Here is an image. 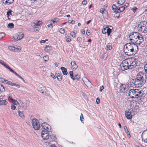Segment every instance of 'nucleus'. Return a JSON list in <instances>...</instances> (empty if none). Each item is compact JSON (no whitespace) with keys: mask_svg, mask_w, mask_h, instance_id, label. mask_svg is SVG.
<instances>
[{"mask_svg":"<svg viewBox=\"0 0 147 147\" xmlns=\"http://www.w3.org/2000/svg\"><path fill=\"white\" fill-rule=\"evenodd\" d=\"M138 50V46L135 43L132 42L126 44L123 47V51L125 54L128 56L133 55Z\"/></svg>","mask_w":147,"mask_h":147,"instance_id":"obj_1","label":"nucleus"},{"mask_svg":"<svg viewBox=\"0 0 147 147\" xmlns=\"http://www.w3.org/2000/svg\"><path fill=\"white\" fill-rule=\"evenodd\" d=\"M146 76L144 74L139 73L137 76L136 78L132 80L131 82L134 84L135 87H139L146 82V80L145 79Z\"/></svg>","mask_w":147,"mask_h":147,"instance_id":"obj_2","label":"nucleus"},{"mask_svg":"<svg viewBox=\"0 0 147 147\" xmlns=\"http://www.w3.org/2000/svg\"><path fill=\"white\" fill-rule=\"evenodd\" d=\"M144 94L142 90L138 89H132L129 91L128 95L131 98H138L141 97Z\"/></svg>","mask_w":147,"mask_h":147,"instance_id":"obj_3","label":"nucleus"},{"mask_svg":"<svg viewBox=\"0 0 147 147\" xmlns=\"http://www.w3.org/2000/svg\"><path fill=\"white\" fill-rule=\"evenodd\" d=\"M138 28L139 32L146 33L147 32V22L145 21L141 22L138 24Z\"/></svg>","mask_w":147,"mask_h":147,"instance_id":"obj_4","label":"nucleus"},{"mask_svg":"<svg viewBox=\"0 0 147 147\" xmlns=\"http://www.w3.org/2000/svg\"><path fill=\"white\" fill-rule=\"evenodd\" d=\"M129 58L124 60L120 64L121 69L124 71L129 68Z\"/></svg>","mask_w":147,"mask_h":147,"instance_id":"obj_5","label":"nucleus"},{"mask_svg":"<svg viewBox=\"0 0 147 147\" xmlns=\"http://www.w3.org/2000/svg\"><path fill=\"white\" fill-rule=\"evenodd\" d=\"M139 35V33L137 32H133L131 33L129 37V39L130 40H132L131 42L135 43L138 42V40H136V38Z\"/></svg>","mask_w":147,"mask_h":147,"instance_id":"obj_6","label":"nucleus"},{"mask_svg":"<svg viewBox=\"0 0 147 147\" xmlns=\"http://www.w3.org/2000/svg\"><path fill=\"white\" fill-rule=\"evenodd\" d=\"M137 61L134 58H129V68L132 69L135 68L137 65Z\"/></svg>","mask_w":147,"mask_h":147,"instance_id":"obj_7","label":"nucleus"},{"mask_svg":"<svg viewBox=\"0 0 147 147\" xmlns=\"http://www.w3.org/2000/svg\"><path fill=\"white\" fill-rule=\"evenodd\" d=\"M112 8L113 11L116 13L121 12L125 9V7L124 6L119 7L115 4L113 5Z\"/></svg>","mask_w":147,"mask_h":147,"instance_id":"obj_8","label":"nucleus"},{"mask_svg":"<svg viewBox=\"0 0 147 147\" xmlns=\"http://www.w3.org/2000/svg\"><path fill=\"white\" fill-rule=\"evenodd\" d=\"M3 65L6 68L8 69L11 72H12L13 74H14L16 76L18 77L19 78L22 80L24 82H25V80L24 79L22 78L17 73L15 72L11 68L9 67L8 65L6 64L5 63H4L2 65Z\"/></svg>","mask_w":147,"mask_h":147,"instance_id":"obj_9","label":"nucleus"},{"mask_svg":"<svg viewBox=\"0 0 147 147\" xmlns=\"http://www.w3.org/2000/svg\"><path fill=\"white\" fill-rule=\"evenodd\" d=\"M3 65L6 68L8 69L11 72H12L13 74H14L16 76L18 77L19 78L22 80L24 82H25V80L24 79L22 78L17 73L15 72L11 68L9 67L8 65L6 64L5 63H4L2 65Z\"/></svg>","mask_w":147,"mask_h":147,"instance_id":"obj_10","label":"nucleus"},{"mask_svg":"<svg viewBox=\"0 0 147 147\" xmlns=\"http://www.w3.org/2000/svg\"><path fill=\"white\" fill-rule=\"evenodd\" d=\"M38 90L42 94L46 95L48 93V91L45 87L41 85H39L38 88Z\"/></svg>","mask_w":147,"mask_h":147,"instance_id":"obj_11","label":"nucleus"},{"mask_svg":"<svg viewBox=\"0 0 147 147\" xmlns=\"http://www.w3.org/2000/svg\"><path fill=\"white\" fill-rule=\"evenodd\" d=\"M32 127L35 130H38L40 127V125L38 120H32Z\"/></svg>","mask_w":147,"mask_h":147,"instance_id":"obj_12","label":"nucleus"},{"mask_svg":"<svg viewBox=\"0 0 147 147\" xmlns=\"http://www.w3.org/2000/svg\"><path fill=\"white\" fill-rule=\"evenodd\" d=\"M41 126L42 128L45 130L44 131H48V132H51V126L47 123L45 122L42 123Z\"/></svg>","mask_w":147,"mask_h":147,"instance_id":"obj_13","label":"nucleus"},{"mask_svg":"<svg viewBox=\"0 0 147 147\" xmlns=\"http://www.w3.org/2000/svg\"><path fill=\"white\" fill-rule=\"evenodd\" d=\"M137 102L135 100H133L130 103V107L132 111L135 110L138 108V107L137 106Z\"/></svg>","mask_w":147,"mask_h":147,"instance_id":"obj_14","label":"nucleus"},{"mask_svg":"<svg viewBox=\"0 0 147 147\" xmlns=\"http://www.w3.org/2000/svg\"><path fill=\"white\" fill-rule=\"evenodd\" d=\"M48 131L42 130V131L41 135L43 139L44 140H47L50 136V135L48 133Z\"/></svg>","mask_w":147,"mask_h":147,"instance_id":"obj_15","label":"nucleus"},{"mask_svg":"<svg viewBox=\"0 0 147 147\" xmlns=\"http://www.w3.org/2000/svg\"><path fill=\"white\" fill-rule=\"evenodd\" d=\"M111 32V29L109 28V27L107 26L103 28L102 30V32L103 34H105L106 33L107 34V35L109 36Z\"/></svg>","mask_w":147,"mask_h":147,"instance_id":"obj_16","label":"nucleus"},{"mask_svg":"<svg viewBox=\"0 0 147 147\" xmlns=\"http://www.w3.org/2000/svg\"><path fill=\"white\" fill-rule=\"evenodd\" d=\"M136 40H138V42L136 43V44L140 45L144 41L143 38L142 36L139 33L138 36L136 38Z\"/></svg>","mask_w":147,"mask_h":147,"instance_id":"obj_17","label":"nucleus"},{"mask_svg":"<svg viewBox=\"0 0 147 147\" xmlns=\"http://www.w3.org/2000/svg\"><path fill=\"white\" fill-rule=\"evenodd\" d=\"M24 34L23 33H20L18 35H15L13 36L14 39H15L16 40H20L24 37Z\"/></svg>","mask_w":147,"mask_h":147,"instance_id":"obj_18","label":"nucleus"},{"mask_svg":"<svg viewBox=\"0 0 147 147\" xmlns=\"http://www.w3.org/2000/svg\"><path fill=\"white\" fill-rule=\"evenodd\" d=\"M19 104L20 107H23L25 110H26L27 107L28 106V105L26 104H24L21 101H19Z\"/></svg>","mask_w":147,"mask_h":147,"instance_id":"obj_19","label":"nucleus"},{"mask_svg":"<svg viewBox=\"0 0 147 147\" xmlns=\"http://www.w3.org/2000/svg\"><path fill=\"white\" fill-rule=\"evenodd\" d=\"M14 0H2L3 3L5 5H9L12 4Z\"/></svg>","mask_w":147,"mask_h":147,"instance_id":"obj_20","label":"nucleus"},{"mask_svg":"<svg viewBox=\"0 0 147 147\" xmlns=\"http://www.w3.org/2000/svg\"><path fill=\"white\" fill-rule=\"evenodd\" d=\"M120 91L121 92H125L127 90V88H126L124 84H122L120 86Z\"/></svg>","mask_w":147,"mask_h":147,"instance_id":"obj_21","label":"nucleus"},{"mask_svg":"<svg viewBox=\"0 0 147 147\" xmlns=\"http://www.w3.org/2000/svg\"><path fill=\"white\" fill-rule=\"evenodd\" d=\"M71 64L72 66L71 68L73 69L76 70L78 66L74 61H71Z\"/></svg>","mask_w":147,"mask_h":147,"instance_id":"obj_22","label":"nucleus"},{"mask_svg":"<svg viewBox=\"0 0 147 147\" xmlns=\"http://www.w3.org/2000/svg\"><path fill=\"white\" fill-rule=\"evenodd\" d=\"M42 22L41 21H38L35 22L34 23H33L34 25L33 26H34V27H36V26H39L42 24Z\"/></svg>","mask_w":147,"mask_h":147,"instance_id":"obj_23","label":"nucleus"},{"mask_svg":"<svg viewBox=\"0 0 147 147\" xmlns=\"http://www.w3.org/2000/svg\"><path fill=\"white\" fill-rule=\"evenodd\" d=\"M61 69L63 74V75H66L67 74V69L64 67H61Z\"/></svg>","mask_w":147,"mask_h":147,"instance_id":"obj_24","label":"nucleus"},{"mask_svg":"<svg viewBox=\"0 0 147 147\" xmlns=\"http://www.w3.org/2000/svg\"><path fill=\"white\" fill-rule=\"evenodd\" d=\"M125 115L127 119H130L132 117V115L130 112H125Z\"/></svg>","mask_w":147,"mask_h":147,"instance_id":"obj_25","label":"nucleus"},{"mask_svg":"<svg viewBox=\"0 0 147 147\" xmlns=\"http://www.w3.org/2000/svg\"><path fill=\"white\" fill-rule=\"evenodd\" d=\"M7 102L5 100H3L0 99V105H5L7 104Z\"/></svg>","mask_w":147,"mask_h":147,"instance_id":"obj_26","label":"nucleus"},{"mask_svg":"<svg viewBox=\"0 0 147 147\" xmlns=\"http://www.w3.org/2000/svg\"><path fill=\"white\" fill-rule=\"evenodd\" d=\"M125 0H119L117 3L118 6H120L122 5L125 2Z\"/></svg>","mask_w":147,"mask_h":147,"instance_id":"obj_27","label":"nucleus"},{"mask_svg":"<svg viewBox=\"0 0 147 147\" xmlns=\"http://www.w3.org/2000/svg\"><path fill=\"white\" fill-rule=\"evenodd\" d=\"M124 129L126 133L127 136H129V137L130 138V135L129 134V132L126 127V126H124Z\"/></svg>","mask_w":147,"mask_h":147,"instance_id":"obj_28","label":"nucleus"},{"mask_svg":"<svg viewBox=\"0 0 147 147\" xmlns=\"http://www.w3.org/2000/svg\"><path fill=\"white\" fill-rule=\"evenodd\" d=\"M52 49V47H51L47 46L45 49V51L47 52H48L50 51Z\"/></svg>","mask_w":147,"mask_h":147,"instance_id":"obj_29","label":"nucleus"},{"mask_svg":"<svg viewBox=\"0 0 147 147\" xmlns=\"http://www.w3.org/2000/svg\"><path fill=\"white\" fill-rule=\"evenodd\" d=\"M0 90L2 92H4L5 90V86L2 84L0 86Z\"/></svg>","mask_w":147,"mask_h":147,"instance_id":"obj_30","label":"nucleus"},{"mask_svg":"<svg viewBox=\"0 0 147 147\" xmlns=\"http://www.w3.org/2000/svg\"><path fill=\"white\" fill-rule=\"evenodd\" d=\"M0 80L1 81L2 83H4L8 84H9V81L7 80H5L4 79L1 78H0Z\"/></svg>","mask_w":147,"mask_h":147,"instance_id":"obj_31","label":"nucleus"},{"mask_svg":"<svg viewBox=\"0 0 147 147\" xmlns=\"http://www.w3.org/2000/svg\"><path fill=\"white\" fill-rule=\"evenodd\" d=\"M112 49V46L111 45H107L106 47L105 48V49L107 51L111 50Z\"/></svg>","mask_w":147,"mask_h":147,"instance_id":"obj_32","label":"nucleus"},{"mask_svg":"<svg viewBox=\"0 0 147 147\" xmlns=\"http://www.w3.org/2000/svg\"><path fill=\"white\" fill-rule=\"evenodd\" d=\"M69 74L71 78L73 80H75L74 76L73 75V71H71L69 72Z\"/></svg>","mask_w":147,"mask_h":147,"instance_id":"obj_33","label":"nucleus"},{"mask_svg":"<svg viewBox=\"0 0 147 147\" xmlns=\"http://www.w3.org/2000/svg\"><path fill=\"white\" fill-rule=\"evenodd\" d=\"M50 136L51 138L53 140L55 141L56 139V136L55 135L53 134L52 135H50Z\"/></svg>","mask_w":147,"mask_h":147,"instance_id":"obj_34","label":"nucleus"},{"mask_svg":"<svg viewBox=\"0 0 147 147\" xmlns=\"http://www.w3.org/2000/svg\"><path fill=\"white\" fill-rule=\"evenodd\" d=\"M57 78L59 81H61L62 79L61 76L59 74H58L57 76Z\"/></svg>","mask_w":147,"mask_h":147,"instance_id":"obj_35","label":"nucleus"},{"mask_svg":"<svg viewBox=\"0 0 147 147\" xmlns=\"http://www.w3.org/2000/svg\"><path fill=\"white\" fill-rule=\"evenodd\" d=\"M18 113L19 116L22 119H24V115L23 114V112L19 111Z\"/></svg>","mask_w":147,"mask_h":147,"instance_id":"obj_36","label":"nucleus"},{"mask_svg":"<svg viewBox=\"0 0 147 147\" xmlns=\"http://www.w3.org/2000/svg\"><path fill=\"white\" fill-rule=\"evenodd\" d=\"M7 27L9 28H12L14 27V24L12 23H9L8 24Z\"/></svg>","mask_w":147,"mask_h":147,"instance_id":"obj_37","label":"nucleus"},{"mask_svg":"<svg viewBox=\"0 0 147 147\" xmlns=\"http://www.w3.org/2000/svg\"><path fill=\"white\" fill-rule=\"evenodd\" d=\"M70 34L73 38H75L76 37V34L73 31L71 32Z\"/></svg>","mask_w":147,"mask_h":147,"instance_id":"obj_38","label":"nucleus"},{"mask_svg":"<svg viewBox=\"0 0 147 147\" xmlns=\"http://www.w3.org/2000/svg\"><path fill=\"white\" fill-rule=\"evenodd\" d=\"M8 48L10 50L13 51H16L15 50L16 49H15V47L13 46H9V47Z\"/></svg>","mask_w":147,"mask_h":147,"instance_id":"obj_39","label":"nucleus"},{"mask_svg":"<svg viewBox=\"0 0 147 147\" xmlns=\"http://www.w3.org/2000/svg\"><path fill=\"white\" fill-rule=\"evenodd\" d=\"M43 59L44 60V61L45 62L49 60V57L47 55L44 56L43 57Z\"/></svg>","mask_w":147,"mask_h":147,"instance_id":"obj_40","label":"nucleus"},{"mask_svg":"<svg viewBox=\"0 0 147 147\" xmlns=\"http://www.w3.org/2000/svg\"><path fill=\"white\" fill-rule=\"evenodd\" d=\"M5 33L4 32L0 33V39H2L5 36Z\"/></svg>","mask_w":147,"mask_h":147,"instance_id":"obj_41","label":"nucleus"},{"mask_svg":"<svg viewBox=\"0 0 147 147\" xmlns=\"http://www.w3.org/2000/svg\"><path fill=\"white\" fill-rule=\"evenodd\" d=\"M59 31L61 34H63L65 33V30L64 29L60 28L59 29Z\"/></svg>","mask_w":147,"mask_h":147,"instance_id":"obj_42","label":"nucleus"},{"mask_svg":"<svg viewBox=\"0 0 147 147\" xmlns=\"http://www.w3.org/2000/svg\"><path fill=\"white\" fill-rule=\"evenodd\" d=\"M12 12V11L11 10H9L7 11V17L11 15Z\"/></svg>","mask_w":147,"mask_h":147,"instance_id":"obj_43","label":"nucleus"},{"mask_svg":"<svg viewBox=\"0 0 147 147\" xmlns=\"http://www.w3.org/2000/svg\"><path fill=\"white\" fill-rule=\"evenodd\" d=\"M75 79H76L77 80H79L80 79V77L78 75H76L74 76Z\"/></svg>","mask_w":147,"mask_h":147,"instance_id":"obj_44","label":"nucleus"},{"mask_svg":"<svg viewBox=\"0 0 147 147\" xmlns=\"http://www.w3.org/2000/svg\"><path fill=\"white\" fill-rule=\"evenodd\" d=\"M58 20L56 19H55L53 20H52L51 21V22H53V23H55L57 22Z\"/></svg>","mask_w":147,"mask_h":147,"instance_id":"obj_45","label":"nucleus"},{"mask_svg":"<svg viewBox=\"0 0 147 147\" xmlns=\"http://www.w3.org/2000/svg\"><path fill=\"white\" fill-rule=\"evenodd\" d=\"M100 12L102 13H103L104 12V11L107 12L106 10L105 9L103 8L101 9L100 10Z\"/></svg>","mask_w":147,"mask_h":147,"instance_id":"obj_46","label":"nucleus"},{"mask_svg":"<svg viewBox=\"0 0 147 147\" xmlns=\"http://www.w3.org/2000/svg\"><path fill=\"white\" fill-rule=\"evenodd\" d=\"M68 22L70 24H74L75 23V21L73 20H69L68 21Z\"/></svg>","mask_w":147,"mask_h":147,"instance_id":"obj_47","label":"nucleus"},{"mask_svg":"<svg viewBox=\"0 0 147 147\" xmlns=\"http://www.w3.org/2000/svg\"><path fill=\"white\" fill-rule=\"evenodd\" d=\"M38 28H36V27H35V28L34 30V32H37L39 31V30H38Z\"/></svg>","mask_w":147,"mask_h":147,"instance_id":"obj_48","label":"nucleus"},{"mask_svg":"<svg viewBox=\"0 0 147 147\" xmlns=\"http://www.w3.org/2000/svg\"><path fill=\"white\" fill-rule=\"evenodd\" d=\"M82 3L84 5H86L87 3V1L86 0H84L82 1Z\"/></svg>","mask_w":147,"mask_h":147,"instance_id":"obj_49","label":"nucleus"},{"mask_svg":"<svg viewBox=\"0 0 147 147\" xmlns=\"http://www.w3.org/2000/svg\"><path fill=\"white\" fill-rule=\"evenodd\" d=\"M13 86H15L18 88H20V86L19 84H18L16 83H13Z\"/></svg>","mask_w":147,"mask_h":147,"instance_id":"obj_50","label":"nucleus"},{"mask_svg":"<svg viewBox=\"0 0 147 147\" xmlns=\"http://www.w3.org/2000/svg\"><path fill=\"white\" fill-rule=\"evenodd\" d=\"M29 116L30 117V119H36L35 118L33 115H30Z\"/></svg>","mask_w":147,"mask_h":147,"instance_id":"obj_51","label":"nucleus"},{"mask_svg":"<svg viewBox=\"0 0 147 147\" xmlns=\"http://www.w3.org/2000/svg\"><path fill=\"white\" fill-rule=\"evenodd\" d=\"M144 69L146 72L147 71V63L145 64L144 66Z\"/></svg>","mask_w":147,"mask_h":147,"instance_id":"obj_52","label":"nucleus"},{"mask_svg":"<svg viewBox=\"0 0 147 147\" xmlns=\"http://www.w3.org/2000/svg\"><path fill=\"white\" fill-rule=\"evenodd\" d=\"M48 39H46L45 40H42L40 41V43H45L46 41H48Z\"/></svg>","mask_w":147,"mask_h":147,"instance_id":"obj_53","label":"nucleus"},{"mask_svg":"<svg viewBox=\"0 0 147 147\" xmlns=\"http://www.w3.org/2000/svg\"><path fill=\"white\" fill-rule=\"evenodd\" d=\"M82 38H81V37H78V38L77 39V41H79V42H81L82 41Z\"/></svg>","mask_w":147,"mask_h":147,"instance_id":"obj_54","label":"nucleus"},{"mask_svg":"<svg viewBox=\"0 0 147 147\" xmlns=\"http://www.w3.org/2000/svg\"><path fill=\"white\" fill-rule=\"evenodd\" d=\"M137 8L136 7H133L131 10H132V11H133L134 13H135L136 11V10L137 9Z\"/></svg>","mask_w":147,"mask_h":147,"instance_id":"obj_55","label":"nucleus"},{"mask_svg":"<svg viewBox=\"0 0 147 147\" xmlns=\"http://www.w3.org/2000/svg\"><path fill=\"white\" fill-rule=\"evenodd\" d=\"M104 87L103 86H100V89H99V91L100 92H102V90H103V89H104Z\"/></svg>","mask_w":147,"mask_h":147,"instance_id":"obj_56","label":"nucleus"},{"mask_svg":"<svg viewBox=\"0 0 147 147\" xmlns=\"http://www.w3.org/2000/svg\"><path fill=\"white\" fill-rule=\"evenodd\" d=\"M48 27H50L51 28H52L53 27V26L52 25V24L51 23L50 24L47 25V26Z\"/></svg>","mask_w":147,"mask_h":147,"instance_id":"obj_57","label":"nucleus"},{"mask_svg":"<svg viewBox=\"0 0 147 147\" xmlns=\"http://www.w3.org/2000/svg\"><path fill=\"white\" fill-rule=\"evenodd\" d=\"M86 34L87 36L90 35V30H87L86 31Z\"/></svg>","mask_w":147,"mask_h":147,"instance_id":"obj_58","label":"nucleus"},{"mask_svg":"<svg viewBox=\"0 0 147 147\" xmlns=\"http://www.w3.org/2000/svg\"><path fill=\"white\" fill-rule=\"evenodd\" d=\"M16 107L13 105H12L11 106V109L13 110H15Z\"/></svg>","mask_w":147,"mask_h":147,"instance_id":"obj_59","label":"nucleus"},{"mask_svg":"<svg viewBox=\"0 0 147 147\" xmlns=\"http://www.w3.org/2000/svg\"><path fill=\"white\" fill-rule=\"evenodd\" d=\"M96 102L97 104H99L100 103V99L98 98H97L96 99Z\"/></svg>","mask_w":147,"mask_h":147,"instance_id":"obj_60","label":"nucleus"},{"mask_svg":"<svg viewBox=\"0 0 147 147\" xmlns=\"http://www.w3.org/2000/svg\"><path fill=\"white\" fill-rule=\"evenodd\" d=\"M51 76L53 78H54V79H55L56 78L55 77V75L52 73H51Z\"/></svg>","mask_w":147,"mask_h":147,"instance_id":"obj_61","label":"nucleus"},{"mask_svg":"<svg viewBox=\"0 0 147 147\" xmlns=\"http://www.w3.org/2000/svg\"><path fill=\"white\" fill-rule=\"evenodd\" d=\"M13 83H13L10 81H9V84H8L11 86H13Z\"/></svg>","mask_w":147,"mask_h":147,"instance_id":"obj_62","label":"nucleus"},{"mask_svg":"<svg viewBox=\"0 0 147 147\" xmlns=\"http://www.w3.org/2000/svg\"><path fill=\"white\" fill-rule=\"evenodd\" d=\"M81 32L82 34H85V31L84 30L82 29L81 30Z\"/></svg>","mask_w":147,"mask_h":147,"instance_id":"obj_63","label":"nucleus"},{"mask_svg":"<svg viewBox=\"0 0 147 147\" xmlns=\"http://www.w3.org/2000/svg\"><path fill=\"white\" fill-rule=\"evenodd\" d=\"M66 41L67 42H69L71 41V39L69 38H67L66 39Z\"/></svg>","mask_w":147,"mask_h":147,"instance_id":"obj_64","label":"nucleus"}]
</instances>
